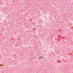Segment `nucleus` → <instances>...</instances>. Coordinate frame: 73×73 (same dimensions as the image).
I'll list each match as a JSON object with an SVG mask.
<instances>
[{"instance_id": "1", "label": "nucleus", "mask_w": 73, "mask_h": 73, "mask_svg": "<svg viewBox=\"0 0 73 73\" xmlns=\"http://www.w3.org/2000/svg\"><path fill=\"white\" fill-rule=\"evenodd\" d=\"M42 56H41L39 58H42Z\"/></svg>"}]
</instances>
